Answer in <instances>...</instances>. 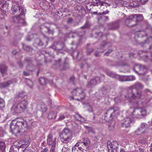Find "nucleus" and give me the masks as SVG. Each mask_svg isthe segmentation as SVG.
I'll use <instances>...</instances> for the list:
<instances>
[{
  "label": "nucleus",
  "instance_id": "39448f33",
  "mask_svg": "<svg viewBox=\"0 0 152 152\" xmlns=\"http://www.w3.org/2000/svg\"><path fill=\"white\" fill-rule=\"evenodd\" d=\"M72 94V99L77 100H80L86 97L84 90L81 88H77L74 90Z\"/></svg>",
  "mask_w": 152,
  "mask_h": 152
},
{
  "label": "nucleus",
  "instance_id": "2eb2a0df",
  "mask_svg": "<svg viewBox=\"0 0 152 152\" xmlns=\"http://www.w3.org/2000/svg\"><path fill=\"white\" fill-rule=\"evenodd\" d=\"M18 106L20 107L22 111H23L27 109L28 104V102L26 100H23L18 103Z\"/></svg>",
  "mask_w": 152,
  "mask_h": 152
},
{
  "label": "nucleus",
  "instance_id": "6e6552de",
  "mask_svg": "<svg viewBox=\"0 0 152 152\" xmlns=\"http://www.w3.org/2000/svg\"><path fill=\"white\" fill-rule=\"evenodd\" d=\"M11 10L12 14H15L16 13L18 14V13H20L19 15H24L26 10L23 7L17 5L12 6L11 7Z\"/></svg>",
  "mask_w": 152,
  "mask_h": 152
},
{
  "label": "nucleus",
  "instance_id": "37998d69",
  "mask_svg": "<svg viewBox=\"0 0 152 152\" xmlns=\"http://www.w3.org/2000/svg\"><path fill=\"white\" fill-rule=\"evenodd\" d=\"M148 139L147 138H143L142 140H140L139 142L140 143H142V144H144V143H146L147 142Z\"/></svg>",
  "mask_w": 152,
  "mask_h": 152
},
{
  "label": "nucleus",
  "instance_id": "09e8293b",
  "mask_svg": "<svg viewBox=\"0 0 152 152\" xmlns=\"http://www.w3.org/2000/svg\"><path fill=\"white\" fill-rule=\"evenodd\" d=\"M112 49H109L108 50V51L104 53V55L105 56H108L109 54L112 52Z\"/></svg>",
  "mask_w": 152,
  "mask_h": 152
},
{
  "label": "nucleus",
  "instance_id": "b1692460",
  "mask_svg": "<svg viewBox=\"0 0 152 152\" xmlns=\"http://www.w3.org/2000/svg\"><path fill=\"white\" fill-rule=\"evenodd\" d=\"M107 74L108 76L111 77H115L116 79H117L118 77H119V75L116 74L114 72L111 71H109L107 72Z\"/></svg>",
  "mask_w": 152,
  "mask_h": 152
},
{
  "label": "nucleus",
  "instance_id": "4c0bfd02",
  "mask_svg": "<svg viewBox=\"0 0 152 152\" xmlns=\"http://www.w3.org/2000/svg\"><path fill=\"white\" fill-rule=\"evenodd\" d=\"M39 82L40 84L42 85H45L46 83V82L45 79L43 77H41L39 80Z\"/></svg>",
  "mask_w": 152,
  "mask_h": 152
},
{
  "label": "nucleus",
  "instance_id": "49530a36",
  "mask_svg": "<svg viewBox=\"0 0 152 152\" xmlns=\"http://www.w3.org/2000/svg\"><path fill=\"white\" fill-rule=\"evenodd\" d=\"M2 5L1 6V7L2 8H3L4 7H5L6 8L8 9V3H7L6 2H5L4 3H4L2 4Z\"/></svg>",
  "mask_w": 152,
  "mask_h": 152
},
{
  "label": "nucleus",
  "instance_id": "5fc2aeb1",
  "mask_svg": "<svg viewBox=\"0 0 152 152\" xmlns=\"http://www.w3.org/2000/svg\"><path fill=\"white\" fill-rule=\"evenodd\" d=\"M139 152H144V149L139 147Z\"/></svg>",
  "mask_w": 152,
  "mask_h": 152
},
{
  "label": "nucleus",
  "instance_id": "412c9836",
  "mask_svg": "<svg viewBox=\"0 0 152 152\" xmlns=\"http://www.w3.org/2000/svg\"><path fill=\"white\" fill-rule=\"evenodd\" d=\"M104 3L103 2L100 0H95L93 1V5L94 6H98L100 5L101 6L104 5Z\"/></svg>",
  "mask_w": 152,
  "mask_h": 152
},
{
  "label": "nucleus",
  "instance_id": "f257e3e1",
  "mask_svg": "<svg viewBox=\"0 0 152 152\" xmlns=\"http://www.w3.org/2000/svg\"><path fill=\"white\" fill-rule=\"evenodd\" d=\"M132 89L131 92L127 93L125 96L126 99L130 102L137 104L140 100L142 99V93L139 90L143 87L140 83H137L132 86Z\"/></svg>",
  "mask_w": 152,
  "mask_h": 152
},
{
  "label": "nucleus",
  "instance_id": "9b49d317",
  "mask_svg": "<svg viewBox=\"0 0 152 152\" xmlns=\"http://www.w3.org/2000/svg\"><path fill=\"white\" fill-rule=\"evenodd\" d=\"M100 82V78L99 77H96L95 78L92 79L89 81L87 84V86L88 88H91L96 85Z\"/></svg>",
  "mask_w": 152,
  "mask_h": 152
},
{
  "label": "nucleus",
  "instance_id": "c03bdc74",
  "mask_svg": "<svg viewBox=\"0 0 152 152\" xmlns=\"http://www.w3.org/2000/svg\"><path fill=\"white\" fill-rule=\"evenodd\" d=\"M104 50L102 51H101L99 52L96 51V52L94 53V55L96 57H99L101 55V53H102L103 52H104Z\"/></svg>",
  "mask_w": 152,
  "mask_h": 152
},
{
  "label": "nucleus",
  "instance_id": "6ab92c4d",
  "mask_svg": "<svg viewBox=\"0 0 152 152\" xmlns=\"http://www.w3.org/2000/svg\"><path fill=\"white\" fill-rule=\"evenodd\" d=\"M0 71L2 74L6 73L7 71V67L4 64L0 65Z\"/></svg>",
  "mask_w": 152,
  "mask_h": 152
},
{
  "label": "nucleus",
  "instance_id": "f8f14e48",
  "mask_svg": "<svg viewBox=\"0 0 152 152\" xmlns=\"http://www.w3.org/2000/svg\"><path fill=\"white\" fill-rule=\"evenodd\" d=\"M132 119L130 117L125 118L122 121L121 124L122 126L125 128H128L130 126Z\"/></svg>",
  "mask_w": 152,
  "mask_h": 152
},
{
  "label": "nucleus",
  "instance_id": "ea45409f",
  "mask_svg": "<svg viewBox=\"0 0 152 152\" xmlns=\"http://www.w3.org/2000/svg\"><path fill=\"white\" fill-rule=\"evenodd\" d=\"M69 150V148L66 145L63 147L62 151L63 152H68Z\"/></svg>",
  "mask_w": 152,
  "mask_h": 152
},
{
  "label": "nucleus",
  "instance_id": "4d7b16f0",
  "mask_svg": "<svg viewBox=\"0 0 152 152\" xmlns=\"http://www.w3.org/2000/svg\"><path fill=\"white\" fill-rule=\"evenodd\" d=\"M93 51V50L92 49L91 50H88L87 51V53L89 54H90L91 52H92Z\"/></svg>",
  "mask_w": 152,
  "mask_h": 152
},
{
  "label": "nucleus",
  "instance_id": "ddd939ff",
  "mask_svg": "<svg viewBox=\"0 0 152 152\" xmlns=\"http://www.w3.org/2000/svg\"><path fill=\"white\" fill-rule=\"evenodd\" d=\"M24 15H18L17 16L14 17L13 18L14 21L18 23H20L23 25H26V22L24 19L22 18L21 16H24Z\"/></svg>",
  "mask_w": 152,
  "mask_h": 152
},
{
  "label": "nucleus",
  "instance_id": "bb28decb",
  "mask_svg": "<svg viewBox=\"0 0 152 152\" xmlns=\"http://www.w3.org/2000/svg\"><path fill=\"white\" fill-rule=\"evenodd\" d=\"M40 29L41 32L44 34L49 32V28H48L44 26H42Z\"/></svg>",
  "mask_w": 152,
  "mask_h": 152
},
{
  "label": "nucleus",
  "instance_id": "e433bc0d",
  "mask_svg": "<svg viewBox=\"0 0 152 152\" xmlns=\"http://www.w3.org/2000/svg\"><path fill=\"white\" fill-rule=\"evenodd\" d=\"M34 66L32 64L29 65L27 66L26 67L27 69L30 71L34 70Z\"/></svg>",
  "mask_w": 152,
  "mask_h": 152
},
{
  "label": "nucleus",
  "instance_id": "0e129e2a",
  "mask_svg": "<svg viewBox=\"0 0 152 152\" xmlns=\"http://www.w3.org/2000/svg\"><path fill=\"white\" fill-rule=\"evenodd\" d=\"M151 147L150 148V151L152 152V151H151L152 149V143L151 144Z\"/></svg>",
  "mask_w": 152,
  "mask_h": 152
},
{
  "label": "nucleus",
  "instance_id": "338daca9",
  "mask_svg": "<svg viewBox=\"0 0 152 152\" xmlns=\"http://www.w3.org/2000/svg\"><path fill=\"white\" fill-rule=\"evenodd\" d=\"M16 53H17V52L16 50H14L12 52L13 54H15Z\"/></svg>",
  "mask_w": 152,
  "mask_h": 152
},
{
  "label": "nucleus",
  "instance_id": "4be33fe9",
  "mask_svg": "<svg viewBox=\"0 0 152 152\" xmlns=\"http://www.w3.org/2000/svg\"><path fill=\"white\" fill-rule=\"evenodd\" d=\"M19 147L16 145L12 146L11 147L10 152H19Z\"/></svg>",
  "mask_w": 152,
  "mask_h": 152
},
{
  "label": "nucleus",
  "instance_id": "680f3d73",
  "mask_svg": "<svg viewBox=\"0 0 152 152\" xmlns=\"http://www.w3.org/2000/svg\"><path fill=\"white\" fill-rule=\"evenodd\" d=\"M108 13V11L107 10L106 11H105L104 12H104H103V14L104 15H105L107 14Z\"/></svg>",
  "mask_w": 152,
  "mask_h": 152
},
{
  "label": "nucleus",
  "instance_id": "dca6fc26",
  "mask_svg": "<svg viewBox=\"0 0 152 152\" xmlns=\"http://www.w3.org/2000/svg\"><path fill=\"white\" fill-rule=\"evenodd\" d=\"M11 110L12 112L15 113H19L22 112L21 109H20V107L18 106V104L14 105L12 108Z\"/></svg>",
  "mask_w": 152,
  "mask_h": 152
},
{
  "label": "nucleus",
  "instance_id": "69168bd1",
  "mask_svg": "<svg viewBox=\"0 0 152 152\" xmlns=\"http://www.w3.org/2000/svg\"><path fill=\"white\" fill-rule=\"evenodd\" d=\"M19 97H23L24 96V95H22V94H20L19 95Z\"/></svg>",
  "mask_w": 152,
  "mask_h": 152
},
{
  "label": "nucleus",
  "instance_id": "603ef678",
  "mask_svg": "<svg viewBox=\"0 0 152 152\" xmlns=\"http://www.w3.org/2000/svg\"><path fill=\"white\" fill-rule=\"evenodd\" d=\"M48 150V148L46 147L42 150L40 152H47Z\"/></svg>",
  "mask_w": 152,
  "mask_h": 152
},
{
  "label": "nucleus",
  "instance_id": "c85d7f7f",
  "mask_svg": "<svg viewBox=\"0 0 152 152\" xmlns=\"http://www.w3.org/2000/svg\"><path fill=\"white\" fill-rule=\"evenodd\" d=\"M117 79L121 81H127L126 76H120L118 77Z\"/></svg>",
  "mask_w": 152,
  "mask_h": 152
},
{
  "label": "nucleus",
  "instance_id": "052dcab7",
  "mask_svg": "<svg viewBox=\"0 0 152 152\" xmlns=\"http://www.w3.org/2000/svg\"><path fill=\"white\" fill-rule=\"evenodd\" d=\"M75 77H74L72 76L70 77V79L72 81H73V80L74 79Z\"/></svg>",
  "mask_w": 152,
  "mask_h": 152
},
{
  "label": "nucleus",
  "instance_id": "5701e85b",
  "mask_svg": "<svg viewBox=\"0 0 152 152\" xmlns=\"http://www.w3.org/2000/svg\"><path fill=\"white\" fill-rule=\"evenodd\" d=\"M73 117L75 120H78L80 121H85L84 118L78 114H76L75 115H73Z\"/></svg>",
  "mask_w": 152,
  "mask_h": 152
},
{
  "label": "nucleus",
  "instance_id": "bf43d9fd",
  "mask_svg": "<svg viewBox=\"0 0 152 152\" xmlns=\"http://www.w3.org/2000/svg\"><path fill=\"white\" fill-rule=\"evenodd\" d=\"M20 66V67H22L23 66V64L21 62H20L19 63Z\"/></svg>",
  "mask_w": 152,
  "mask_h": 152
},
{
  "label": "nucleus",
  "instance_id": "3c124183",
  "mask_svg": "<svg viewBox=\"0 0 152 152\" xmlns=\"http://www.w3.org/2000/svg\"><path fill=\"white\" fill-rule=\"evenodd\" d=\"M137 1H140L142 4H144L146 2H147L148 0H136Z\"/></svg>",
  "mask_w": 152,
  "mask_h": 152
},
{
  "label": "nucleus",
  "instance_id": "58836bf2",
  "mask_svg": "<svg viewBox=\"0 0 152 152\" xmlns=\"http://www.w3.org/2000/svg\"><path fill=\"white\" fill-rule=\"evenodd\" d=\"M23 48L24 50L26 51H30L31 50V49L29 46L26 45H23Z\"/></svg>",
  "mask_w": 152,
  "mask_h": 152
},
{
  "label": "nucleus",
  "instance_id": "20e7f679",
  "mask_svg": "<svg viewBox=\"0 0 152 152\" xmlns=\"http://www.w3.org/2000/svg\"><path fill=\"white\" fill-rule=\"evenodd\" d=\"M73 137L72 133L69 129H64L60 135L61 141L66 144L70 143Z\"/></svg>",
  "mask_w": 152,
  "mask_h": 152
},
{
  "label": "nucleus",
  "instance_id": "4468645a",
  "mask_svg": "<svg viewBox=\"0 0 152 152\" xmlns=\"http://www.w3.org/2000/svg\"><path fill=\"white\" fill-rule=\"evenodd\" d=\"M84 146L82 145V143L80 141L77 142L75 145L74 147L72 148V152H77L78 150H82L83 147Z\"/></svg>",
  "mask_w": 152,
  "mask_h": 152
},
{
  "label": "nucleus",
  "instance_id": "f3484780",
  "mask_svg": "<svg viewBox=\"0 0 152 152\" xmlns=\"http://www.w3.org/2000/svg\"><path fill=\"white\" fill-rule=\"evenodd\" d=\"M82 143V145L83 144L84 147H86V148H88L90 144V140L88 138H84L82 141H80Z\"/></svg>",
  "mask_w": 152,
  "mask_h": 152
},
{
  "label": "nucleus",
  "instance_id": "79ce46f5",
  "mask_svg": "<svg viewBox=\"0 0 152 152\" xmlns=\"http://www.w3.org/2000/svg\"><path fill=\"white\" fill-rule=\"evenodd\" d=\"M5 134V131L2 128H0V136L3 137Z\"/></svg>",
  "mask_w": 152,
  "mask_h": 152
},
{
  "label": "nucleus",
  "instance_id": "13d9d810",
  "mask_svg": "<svg viewBox=\"0 0 152 152\" xmlns=\"http://www.w3.org/2000/svg\"><path fill=\"white\" fill-rule=\"evenodd\" d=\"M23 74L25 76H28L29 75V73L26 72H23Z\"/></svg>",
  "mask_w": 152,
  "mask_h": 152
},
{
  "label": "nucleus",
  "instance_id": "9d476101",
  "mask_svg": "<svg viewBox=\"0 0 152 152\" xmlns=\"http://www.w3.org/2000/svg\"><path fill=\"white\" fill-rule=\"evenodd\" d=\"M56 142V138L55 137H53L52 134L48 135L47 138V142L48 145L55 146Z\"/></svg>",
  "mask_w": 152,
  "mask_h": 152
},
{
  "label": "nucleus",
  "instance_id": "864d4df0",
  "mask_svg": "<svg viewBox=\"0 0 152 152\" xmlns=\"http://www.w3.org/2000/svg\"><path fill=\"white\" fill-rule=\"evenodd\" d=\"M37 41L40 42L39 43H37L39 45H43V43L42 42L40 39H37Z\"/></svg>",
  "mask_w": 152,
  "mask_h": 152
},
{
  "label": "nucleus",
  "instance_id": "473e14b6",
  "mask_svg": "<svg viewBox=\"0 0 152 152\" xmlns=\"http://www.w3.org/2000/svg\"><path fill=\"white\" fill-rule=\"evenodd\" d=\"M27 85L29 87L31 88L33 86L32 82L29 79H27L26 81Z\"/></svg>",
  "mask_w": 152,
  "mask_h": 152
},
{
  "label": "nucleus",
  "instance_id": "7c9ffc66",
  "mask_svg": "<svg viewBox=\"0 0 152 152\" xmlns=\"http://www.w3.org/2000/svg\"><path fill=\"white\" fill-rule=\"evenodd\" d=\"M140 128H139L135 132V133L136 135H139L141 134L144 133V132Z\"/></svg>",
  "mask_w": 152,
  "mask_h": 152
},
{
  "label": "nucleus",
  "instance_id": "f704fd0d",
  "mask_svg": "<svg viewBox=\"0 0 152 152\" xmlns=\"http://www.w3.org/2000/svg\"><path fill=\"white\" fill-rule=\"evenodd\" d=\"M23 141V143L22 144L23 145H28L30 143L29 138H28V139L25 138Z\"/></svg>",
  "mask_w": 152,
  "mask_h": 152
},
{
  "label": "nucleus",
  "instance_id": "cd10ccee",
  "mask_svg": "<svg viewBox=\"0 0 152 152\" xmlns=\"http://www.w3.org/2000/svg\"><path fill=\"white\" fill-rule=\"evenodd\" d=\"M141 67V65L140 64H137L133 68L134 71L137 74L139 73V69Z\"/></svg>",
  "mask_w": 152,
  "mask_h": 152
},
{
  "label": "nucleus",
  "instance_id": "a19ab883",
  "mask_svg": "<svg viewBox=\"0 0 152 152\" xmlns=\"http://www.w3.org/2000/svg\"><path fill=\"white\" fill-rule=\"evenodd\" d=\"M4 100L0 98V107H3L4 106Z\"/></svg>",
  "mask_w": 152,
  "mask_h": 152
},
{
  "label": "nucleus",
  "instance_id": "774afa93",
  "mask_svg": "<svg viewBox=\"0 0 152 152\" xmlns=\"http://www.w3.org/2000/svg\"><path fill=\"white\" fill-rule=\"evenodd\" d=\"M120 152H125L124 150L122 149L121 150Z\"/></svg>",
  "mask_w": 152,
  "mask_h": 152
},
{
  "label": "nucleus",
  "instance_id": "a18cd8bd",
  "mask_svg": "<svg viewBox=\"0 0 152 152\" xmlns=\"http://www.w3.org/2000/svg\"><path fill=\"white\" fill-rule=\"evenodd\" d=\"M90 26V24L88 22H86L84 26L81 27V28H88Z\"/></svg>",
  "mask_w": 152,
  "mask_h": 152
},
{
  "label": "nucleus",
  "instance_id": "8fccbe9b",
  "mask_svg": "<svg viewBox=\"0 0 152 152\" xmlns=\"http://www.w3.org/2000/svg\"><path fill=\"white\" fill-rule=\"evenodd\" d=\"M83 147L82 150H81L80 151H82V152H89V150L88 149V148H86V149H85V147Z\"/></svg>",
  "mask_w": 152,
  "mask_h": 152
},
{
  "label": "nucleus",
  "instance_id": "7ed1b4c3",
  "mask_svg": "<svg viewBox=\"0 0 152 152\" xmlns=\"http://www.w3.org/2000/svg\"><path fill=\"white\" fill-rule=\"evenodd\" d=\"M143 19V17L141 14H132L126 20L125 24L128 26L133 27L136 25L139 21Z\"/></svg>",
  "mask_w": 152,
  "mask_h": 152
},
{
  "label": "nucleus",
  "instance_id": "6e6d98bb",
  "mask_svg": "<svg viewBox=\"0 0 152 152\" xmlns=\"http://www.w3.org/2000/svg\"><path fill=\"white\" fill-rule=\"evenodd\" d=\"M44 106L43 108L42 107H41V110L42 111L44 112L46 110V109L45 108V107L44 105L43 106Z\"/></svg>",
  "mask_w": 152,
  "mask_h": 152
},
{
  "label": "nucleus",
  "instance_id": "393cba45",
  "mask_svg": "<svg viewBox=\"0 0 152 152\" xmlns=\"http://www.w3.org/2000/svg\"><path fill=\"white\" fill-rule=\"evenodd\" d=\"M66 117H67V116L66 113H61L59 115V117L57 121H59L62 120Z\"/></svg>",
  "mask_w": 152,
  "mask_h": 152
},
{
  "label": "nucleus",
  "instance_id": "c756f323",
  "mask_svg": "<svg viewBox=\"0 0 152 152\" xmlns=\"http://www.w3.org/2000/svg\"><path fill=\"white\" fill-rule=\"evenodd\" d=\"M124 4L125 5V6L127 7L129 9H131L132 8L135 7V6L134 4L132 2L126 4H125L124 3Z\"/></svg>",
  "mask_w": 152,
  "mask_h": 152
},
{
  "label": "nucleus",
  "instance_id": "aec40b11",
  "mask_svg": "<svg viewBox=\"0 0 152 152\" xmlns=\"http://www.w3.org/2000/svg\"><path fill=\"white\" fill-rule=\"evenodd\" d=\"M146 72V69L145 67L141 65V67L139 69V73L140 74L144 75Z\"/></svg>",
  "mask_w": 152,
  "mask_h": 152
},
{
  "label": "nucleus",
  "instance_id": "1a4fd4ad",
  "mask_svg": "<svg viewBox=\"0 0 152 152\" xmlns=\"http://www.w3.org/2000/svg\"><path fill=\"white\" fill-rule=\"evenodd\" d=\"M107 144L108 152H114V150L116 151L118 145V142L115 141H113L112 142L108 141Z\"/></svg>",
  "mask_w": 152,
  "mask_h": 152
},
{
  "label": "nucleus",
  "instance_id": "423d86ee",
  "mask_svg": "<svg viewBox=\"0 0 152 152\" xmlns=\"http://www.w3.org/2000/svg\"><path fill=\"white\" fill-rule=\"evenodd\" d=\"M120 113V110L118 107H111L107 110L105 114V116L112 118L114 117H116Z\"/></svg>",
  "mask_w": 152,
  "mask_h": 152
},
{
  "label": "nucleus",
  "instance_id": "a878e982",
  "mask_svg": "<svg viewBox=\"0 0 152 152\" xmlns=\"http://www.w3.org/2000/svg\"><path fill=\"white\" fill-rule=\"evenodd\" d=\"M57 114L54 112H50L48 115L49 119H55L56 116Z\"/></svg>",
  "mask_w": 152,
  "mask_h": 152
},
{
  "label": "nucleus",
  "instance_id": "a211bd4d",
  "mask_svg": "<svg viewBox=\"0 0 152 152\" xmlns=\"http://www.w3.org/2000/svg\"><path fill=\"white\" fill-rule=\"evenodd\" d=\"M12 83V81L10 80L8 81L7 82L2 83L0 84V88H4L8 87Z\"/></svg>",
  "mask_w": 152,
  "mask_h": 152
},
{
  "label": "nucleus",
  "instance_id": "de8ad7c7",
  "mask_svg": "<svg viewBox=\"0 0 152 152\" xmlns=\"http://www.w3.org/2000/svg\"><path fill=\"white\" fill-rule=\"evenodd\" d=\"M55 146L53 145L51 147L50 149L49 152H54Z\"/></svg>",
  "mask_w": 152,
  "mask_h": 152
},
{
  "label": "nucleus",
  "instance_id": "2f4dec72",
  "mask_svg": "<svg viewBox=\"0 0 152 152\" xmlns=\"http://www.w3.org/2000/svg\"><path fill=\"white\" fill-rule=\"evenodd\" d=\"M6 145L5 143L2 141H0V149L1 150H5Z\"/></svg>",
  "mask_w": 152,
  "mask_h": 152
},
{
  "label": "nucleus",
  "instance_id": "0eeeda50",
  "mask_svg": "<svg viewBox=\"0 0 152 152\" xmlns=\"http://www.w3.org/2000/svg\"><path fill=\"white\" fill-rule=\"evenodd\" d=\"M146 114V110L144 108H135L132 113L133 117L138 119L142 118Z\"/></svg>",
  "mask_w": 152,
  "mask_h": 152
},
{
  "label": "nucleus",
  "instance_id": "72a5a7b5",
  "mask_svg": "<svg viewBox=\"0 0 152 152\" xmlns=\"http://www.w3.org/2000/svg\"><path fill=\"white\" fill-rule=\"evenodd\" d=\"M127 81H132L134 80L135 79V77L133 76H126Z\"/></svg>",
  "mask_w": 152,
  "mask_h": 152
},
{
  "label": "nucleus",
  "instance_id": "f03ea898",
  "mask_svg": "<svg viewBox=\"0 0 152 152\" xmlns=\"http://www.w3.org/2000/svg\"><path fill=\"white\" fill-rule=\"evenodd\" d=\"M27 123L26 121L22 119L18 120L15 124L12 122L10 124V132L13 134H22L27 129Z\"/></svg>",
  "mask_w": 152,
  "mask_h": 152
},
{
  "label": "nucleus",
  "instance_id": "c9c22d12",
  "mask_svg": "<svg viewBox=\"0 0 152 152\" xmlns=\"http://www.w3.org/2000/svg\"><path fill=\"white\" fill-rule=\"evenodd\" d=\"M146 126V124L143 123L141 124L140 127L139 128H140L141 129L143 130H142L145 132Z\"/></svg>",
  "mask_w": 152,
  "mask_h": 152
},
{
  "label": "nucleus",
  "instance_id": "e2e57ef3",
  "mask_svg": "<svg viewBox=\"0 0 152 152\" xmlns=\"http://www.w3.org/2000/svg\"><path fill=\"white\" fill-rule=\"evenodd\" d=\"M118 26H119V25L117 24V26H116V27H114L111 28H110V29H113L115 28L118 27Z\"/></svg>",
  "mask_w": 152,
  "mask_h": 152
}]
</instances>
